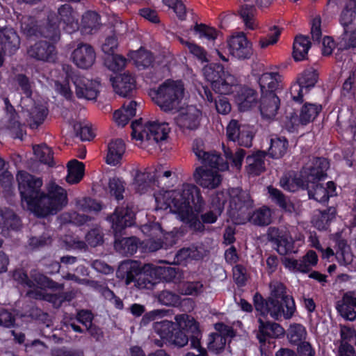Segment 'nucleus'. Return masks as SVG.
<instances>
[{"instance_id":"c756f323","label":"nucleus","mask_w":356,"mask_h":356,"mask_svg":"<svg viewBox=\"0 0 356 356\" xmlns=\"http://www.w3.org/2000/svg\"><path fill=\"white\" fill-rule=\"evenodd\" d=\"M235 102L240 111H249L257 104V92L248 86L240 87L235 95Z\"/></svg>"},{"instance_id":"5701e85b","label":"nucleus","mask_w":356,"mask_h":356,"mask_svg":"<svg viewBox=\"0 0 356 356\" xmlns=\"http://www.w3.org/2000/svg\"><path fill=\"white\" fill-rule=\"evenodd\" d=\"M73 82L78 98H84L88 100L96 99L99 93V83L98 81L89 80L83 76H77Z\"/></svg>"},{"instance_id":"49530a36","label":"nucleus","mask_w":356,"mask_h":356,"mask_svg":"<svg viewBox=\"0 0 356 356\" xmlns=\"http://www.w3.org/2000/svg\"><path fill=\"white\" fill-rule=\"evenodd\" d=\"M247 221L258 226H266L271 222V211L267 207H262L254 212L249 211Z\"/></svg>"},{"instance_id":"774afa93","label":"nucleus","mask_w":356,"mask_h":356,"mask_svg":"<svg viewBox=\"0 0 356 356\" xmlns=\"http://www.w3.org/2000/svg\"><path fill=\"white\" fill-rule=\"evenodd\" d=\"M39 26L33 19L31 17L24 18L21 21V29L27 37H38Z\"/></svg>"},{"instance_id":"7ed1b4c3","label":"nucleus","mask_w":356,"mask_h":356,"mask_svg":"<svg viewBox=\"0 0 356 356\" xmlns=\"http://www.w3.org/2000/svg\"><path fill=\"white\" fill-rule=\"evenodd\" d=\"M176 181V173L171 170L154 176V184L161 189L155 197L157 209H169L170 212L178 215V191L171 189Z\"/></svg>"},{"instance_id":"4c0bfd02","label":"nucleus","mask_w":356,"mask_h":356,"mask_svg":"<svg viewBox=\"0 0 356 356\" xmlns=\"http://www.w3.org/2000/svg\"><path fill=\"white\" fill-rule=\"evenodd\" d=\"M289 141L284 136H274L271 138L268 155L273 159H280L288 152Z\"/></svg>"},{"instance_id":"de8ad7c7","label":"nucleus","mask_w":356,"mask_h":356,"mask_svg":"<svg viewBox=\"0 0 356 356\" xmlns=\"http://www.w3.org/2000/svg\"><path fill=\"white\" fill-rule=\"evenodd\" d=\"M125 186L126 184L122 178L116 176L109 178L108 183L109 194L118 202L123 200Z\"/></svg>"},{"instance_id":"864d4df0","label":"nucleus","mask_w":356,"mask_h":356,"mask_svg":"<svg viewBox=\"0 0 356 356\" xmlns=\"http://www.w3.org/2000/svg\"><path fill=\"white\" fill-rule=\"evenodd\" d=\"M34 154L39 161L53 167L55 163L54 161V153L52 150L46 145H36L33 147Z\"/></svg>"},{"instance_id":"c9c22d12","label":"nucleus","mask_w":356,"mask_h":356,"mask_svg":"<svg viewBox=\"0 0 356 356\" xmlns=\"http://www.w3.org/2000/svg\"><path fill=\"white\" fill-rule=\"evenodd\" d=\"M184 1L179 0V29L183 32H188L193 30L195 24L193 9L187 6Z\"/></svg>"},{"instance_id":"4468645a","label":"nucleus","mask_w":356,"mask_h":356,"mask_svg":"<svg viewBox=\"0 0 356 356\" xmlns=\"http://www.w3.org/2000/svg\"><path fill=\"white\" fill-rule=\"evenodd\" d=\"M318 77V74L316 70L313 68L305 70L298 76L297 83L291 87V94L293 99L298 102H302L304 95L308 93L310 89L315 86Z\"/></svg>"},{"instance_id":"4be33fe9","label":"nucleus","mask_w":356,"mask_h":356,"mask_svg":"<svg viewBox=\"0 0 356 356\" xmlns=\"http://www.w3.org/2000/svg\"><path fill=\"white\" fill-rule=\"evenodd\" d=\"M228 47L230 54L238 59H248L253 54L252 44L243 33L232 36L228 40Z\"/></svg>"},{"instance_id":"412c9836","label":"nucleus","mask_w":356,"mask_h":356,"mask_svg":"<svg viewBox=\"0 0 356 356\" xmlns=\"http://www.w3.org/2000/svg\"><path fill=\"white\" fill-rule=\"evenodd\" d=\"M174 320H163L154 323V330L165 343L178 346V314L175 315Z\"/></svg>"},{"instance_id":"a18cd8bd","label":"nucleus","mask_w":356,"mask_h":356,"mask_svg":"<svg viewBox=\"0 0 356 356\" xmlns=\"http://www.w3.org/2000/svg\"><path fill=\"white\" fill-rule=\"evenodd\" d=\"M337 250L336 258L341 265H348L353 261V255L350 252V248L347 243V241L337 237L336 239Z\"/></svg>"},{"instance_id":"b1692460","label":"nucleus","mask_w":356,"mask_h":356,"mask_svg":"<svg viewBox=\"0 0 356 356\" xmlns=\"http://www.w3.org/2000/svg\"><path fill=\"white\" fill-rule=\"evenodd\" d=\"M270 197L273 202L279 206L284 212L299 216L302 211L298 203H293L290 198L284 195L282 191L272 186L268 188Z\"/></svg>"},{"instance_id":"dca6fc26","label":"nucleus","mask_w":356,"mask_h":356,"mask_svg":"<svg viewBox=\"0 0 356 356\" xmlns=\"http://www.w3.org/2000/svg\"><path fill=\"white\" fill-rule=\"evenodd\" d=\"M202 111L193 105L179 107V128L184 133L195 131L200 126Z\"/></svg>"},{"instance_id":"052dcab7","label":"nucleus","mask_w":356,"mask_h":356,"mask_svg":"<svg viewBox=\"0 0 356 356\" xmlns=\"http://www.w3.org/2000/svg\"><path fill=\"white\" fill-rule=\"evenodd\" d=\"M3 219V227L11 230H18L21 227L20 218L11 210L8 209L5 213H1Z\"/></svg>"},{"instance_id":"338daca9","label":"nucleus","mask_w":356,"mask_h":356,"mask_svg":"<svg viewBox=\"0 0 356 356\" xmlns=\"http://www.w3.org/2000/svg\"><path fill=\"white\" fill-rule=\"evenodd\" d=\"M86 241L91 247L95 248L104 243V234L99 227L91 229L86 235Z\"/></svg>"},{"instance_id":"72a5a7b5","label":"nucleus","mask_w":356,"mask_h":356,"mask_svg":"<svg viewBox=\"0 0 356 356\" xmlns=\"http://www.w3.org/2000/svg\"><path fill=\"white\" fill-rule=\"evenodd\" d=\"M125 152V143L122 139L112 140L108 145V153L106 162L112 165L120 163Z\"/></svg>"},{"instance_id":"680f3d73","label":"nucleus","mask_w":356,"mask_h":356,"mask_svg":"<svg viewBox=\"0 0 356 356\" xmlns=\"http://www.w3.org/2000/svg\"><path fill=\"white\" fill-rule=\"evenodd\" d=\"M193 29L199 34L200 38H205L208 40L213 41L218 35L216 29L204 24H197V22L193 25Z\"/></svg>"},{"instance_id":"a878e982","label":"nucleus","mask_w":356,"mask_h":356,"mask_svg":"<svg viewBox=\"0 0 356 356\" xmlns=\"http://www.w3.org/2000/svg\"><path fill=\"white\" fill-rule=\"evenodd\" d=\"M280 100L276 92L261 94L259 102V111L264 119H273L280 108Z\"/></svg>"},{"instance_id":"bf43d9fd","label":"nucleus","mask_w":356,"mask_h":356,"mask_svg":"<svg viewBox=\"0 0 356 356\" xmlns=\"http://www.w3.org/2000/svg\"><path fill=\"white\" fill-rule=\"evenodd\" d=\"M203 284L200 282L179 283V293L188 296H197L203 291Z\"/></svg>"},{"instance_id":"473e14b6","label":"nucleus","mask_w":356,"mask_h":356,"mask_svg":"<svg viewBox=\"0 0 356 356\" xmlns=\"http://www.w3.org/2000/svg\"><path fill=\"white\" fill-rule=\"evenodd\" d=\"M322 106L320 104L305 103L301 108L299 117L291 115V121L293 125L301 124L306 125L312 122L321 111Z\"/></svg>"},{"instance_id":"58836bf2","label":"nucleus","mask_w":356,"mask_h":356,"mask_svg":"<svg viewBox=\"0 0 356 356\" xmlns=\"http://www.w3.org/2000/svg\"><path fill=\"white\" fill-rule=\"evenodd\" d=\"M310 47L311 42L308 36L297 35L295 38L293 45V57L294 60L300 61L306 59Z\"/></svg>"},{"instance_id":"1a4fd4ad","label":"nucleus","mask_w":356,"mask_h":356,"mask_svg":"<svg viewBox=\"0 0 356 356\" xmlns=\"http://www.w3.org/2000/svg\"><path fill=\"white\" fill-rule=\"evenodd\" d=\"M117 277L124 280L126 285L131 283L138 288H145L146 283L145 278H142L145 275L143 273V268L140 263L135 260H127L121 262L116 272Z\"/></svg>"},{"instance_id":"20e7f679","label":"nucleus","mask_w":356,"mask_h":356,"mask_svg":"<svg viewBox=\"0 0 356 356\" xmlns=\"http://www.w3.org/2000/svg\"><path fill=\"white\" fill-rule=\"evenodd\" d=\"M18 189L22 202H26L27 209L33 212L40 200V196L44 193L41 190L43 184L42 178L24 170L19 171L17 175Z\"/></svg>"},{"instance_id":"a19ab883","label":"nucleus","mask_w":356,"mask_h":356,"mask_svg":"<svg viewBox=\"0 0 356 356\" xmlns=\"http://www.w3.org/2000/svg\"><path fill=\"white\" fill-rule=\"evenodd\" d=\"M59 26L57 21H54V16L49 15L48 16L47 23L43 26H39L38 36L56 42L60 39Z\"/></svg>"},{"instance_id":"8fccbe9b","label":"nucleus","mask_w":356,"mask_h":356,"mask_svg":"<svg viewBox=\"0 0 356 356\" xmlns=\"http://www.w3.org/2000/svg\"><path fill=\"white\" fill-rule=\"evenodd\" d=\"M307 331L301 324L294 323L291 325L287 331V338L289 342L293 345H298L306 339Z\"/></svg>"},{"instance_id":"9b49d317","label":"nucleus","mask_w":356,"mask_h":356,"mask_svg":"<svg viewBox=\"0 0 356 356\" xmlns=\"http://www.w3.org/2000/svg\"><path fill=\"white\" fill-rule=\"evenodd\" d=\"M270 296L269 298L275 300L284 307L283 318L290 319L296 311L295 301L293 297L286 293L284 284L278 281H272L270 283Z\"/></svg>"},{"instance_id":"7c9ffc66","label":"nucleus","mask_w":356,"mask_h":356,"mask_svg":"<svg viewBox=\"0 0 356 356\" xmlns=\"http://www.w3.org/2000/svg\"><path fill=\"white\" fill-rule=\"evenodd\" d=\"M258 333L257 337L261 343H264L267 337L277 338L284 334V328L278 323L258 318Z\"/></svg>"},{"instance_id":"ea45409f","label":"nucleus","mask_w":356,"mask_h":356,"mask_svg":"<svg viewBox=\"0 0 356 356\" xmlns=\"http://www.w3.org/2000/svg\"><path fill=\"white\" fill-rule=\"evenodd\" d=\"M266 154V153L264 151H258L246 157L247 170L249 174L259 175L265 170Z\"/></svg>"},{"instance_id":"f03ea898","label":"nucleus","mask_w":356,"mask_h":356,"mask_svg":"<svg viewBox=\"0 0 356 356\" xmlns=\"http://www.w3.org/2000/svg\"><path fill=\"white\" fill-rule=\"evenodd\" d=\"M328 161L325 158H315L312 165L298 179L297 184L307 190L309 199L319 202H325L330 197L336 195V186L333 181H328L326 187L320 181L327 177L329 168Z\"/></svg>"},{"instance_id":"f3484780","label":"nucleus","mask_w":356,"mask_h":356,"mask_svg":"<svg viewBox=\"0 0 356 356\" xmlns=\"http://www.w3.org/2000/svg\"><path fill=\"white\" fill-rule=\"evenodd\" d=\"M255 309L261 316L270 314L275 320H280L283 317L284 307L275 300L272 298L264 299L259 293L253 297Z\"/></svg>"},{"instance_id":"0eeeda50","label":"nucleus","mask_w":356,"mask_h":356,"mask_svg":"<svg viewBox=\"0 0 356 356\" xmlns=\"http://www.w3.org/2000/svg\"><path fill=\"white\" fill-rule=\"evenodd\" d=\"M205 79L211 82L212 89L220 95H228L233 92L232 87L237 84L236 78L225 72L222 65L210 63L202 69Z\"/></svg>"},{"instance_id":"3c124183","label":"nucleus","mask_w":356,"mask_h":356,"mask_svg":"<svg viewBox=\"0 0 356 356\" xmlns=\"http://www.w3.org/2000/svg\"><path fill=\"white\" fill-rule=\"evenodd\" d=\"M223 152L227 159L226 161L228 162L229 161L234 166L240 170L243 159L246 154L245 150L238 147L232 149L230 147H225L223 145Z\"/></svg>"},{"instance_id":"13d9d810","label":"nucleus","mask_w":356,"mask_h":356,"mask_svg":"<svg viewBox=\"0 0 356 356\" xmlns=\"http://www.w3.org/2000/svg\"><path fill=\"white\" fill-rule=\"evenodd\" d=\"M179 43L186 45L188 47L189 52L202 63H207L209 61L207 58V52L203 47L194 42L186 41L181 38H179Z\"/></svg>"},{"instance_id":"37998d69","label":"nucleus","mask_w":356,"mask_h":356,"mask_svg":"<svg viewBox=\"0 0 356 356\" xmlns=\"http://www.w3.org/2000/svg\"><path fill=\"white\" fill-rule=\"evenodd\" d=\"M279 76V74L276 72H266L261 74L259 79V84L261 94L276 92L280 86V83L277 79Z\"/></svg>"},{"instance_id":"aec40b11","label":"nucleus","mask_w":356,"mask_h":356,"mask_svg":"<svg viewBox=\"0 0 356 356\" xmlns=\"http://www.w3.org/2000/svg\"><path fill=\"white\" fill-rule=\"evenodd\" d=\"M27 53L31 58L47 63H54L57 58L55 44L44 40L36 42L29 47Z\"/></svg>"},{"instance_id":"4d7b16f0","label":"nucleus","mask_w":356,"mask_h":356,"mask_svg":"<svg viewBox=\"0 0 356 356\" xmlns=\"http://www.w3.org/2000/svg\"><path fill=\"white\" fill-rule=\"evenodd\" d=\"M283 263L286 268L293 271H298L303 273L309 272V264L302 257L301 259H295L293 258L285 257Z\"/></svg>"},{"instance_id":"6e6552de","label":"nucleus","mask_w":356,"mask_h":356,"mask_svg":"<svg viewBox=\"0 0 356 356\" xmlns=\"http://www.w3.org/2000/svg\"><path fill=\"white\" fill-rule=\"evenodd\" d=\"M149 95L161 111H172L178 103V80L166 79L157 89L152 90Z\"/></svg>"},{"instance_id":"f704fd0d","label":"nucleus","mask_w":356,"mask_h":356,"mask_svg":"<svg viewBox=\"0 0 356 356\" xmlns=\"http://www.w3.org/2000/svg\"><path fill=\"white\" fill-rule=\"evenodd\" d=\"M356 19V0H348L343 7L339 17V22L343 26L344 34H347L348 29Z\"/></svg>"},{"instance_id":"c03bdc74","label":"nucleus","mask_w":356,"mask_h":356,"mask_svg":"<svg viewBox=\"0 0 356 356\" xmlns=\"http://www.w3.org/2000/svg\"><path fill=\"white\" fill-rule=\"evenodd\" d=\"M200 161L204 166L216 168L220 171L227 170L229 168L227 161H224L220 155L213 151L207 152Z\"/></svg>"},{"instance_id":"f8f14e48","label":"nucleus","mask_w":356,"mask_h":356,"mask_svg":"<svg viewBox=\"0 0 356 356\" xmlns=\"http://www.w3.org/2000/svg\"><path fill=\"white\" fill-rule=\"evenodd\" d=\"M267 238L280 255L297 253L293 238L286 232L270 227L268 229Z\"/></svg>"},{"instance_id":"39448f33","label":"nucleus","mask_w":356,"mask_h":356,"mask_svg":"<svg viewBox=\"0 0 356 356\" xmlns=\"http://www.w3.org/2000/svg\"><path fill=\"white\" fill-rule=\"evenodd\" d=\"M67 204L66 191L58 185L52 186L47 194L44 192L40 196L33 213L39 218H44L49 215L56 214Z\"/></svg>"},{"instance_id":"c85d7f7f","label":"nucleus","mask_w":356,"mask_h":356,"mask_svg":"<svg viewBox=\"0 0 356 356\" xmlns=\"http://www.w3.org/2000/svg\"><path fill=\"white\" fill-rule=\"evenodd\" d=\"M111 81L115 92L124 97L129 96L136 86L134 76L129 72L111 77Z\"/></svg>"},{"instance_id":"cd10ccee","label":"nucleus","mask_w":356,"mask_h":356,"mask_svg":"<svg viewBox=\"0 0 356 356\" xmlns=\"http://www.w3.org/2000/svg\"><path fill=\"white\" fill-rule=\"evenodd\" d=\"M193 178L196 184L207 188L218 187L222 181L221 176L217 172L204 169L203 166L197 167L195 169Z\"/></svg>"},{"instance_id":"bb28decb","label":"nucleus","mask_w":356,"mask_h":356,"mask_svg":"<svg viewBox=\"0 0 356 356\" xmlns=\"http://www.w3.org/2000/svg\"><path fill=\"white\" fill-rule=\"evenodd\" d=\"M59 26L68 33H72L79 29L78 20L76 19L72 7L69 4L62 5L58 10V16L54 17Z\"/></svg>"},{"instance_id":"09e8293b","label":"nucleus","mask_w":356,"mask_h":356,"mask_svg":"<svg viewBox=\"0 0 356 356\" xmlns=\"http://www.w3.org/2000/svg\"><path fill=\"white\" fill-rule=\"evenodd\" d=\"M256 8L253 5L243 4L241 6L238 14L243 19L245 26L250 29H254L256 26L255 15Z\"/></svg>"},{"instance_id":"603ef678","label":"nucleus","mask_w":356,"mask_h":356,"mask_svg":"<svg viewBox=\"0 0 356 356\" xmlns=\"http://www.w3.org/2000/svg\"><path fill=\"white\" fill-rule=\"evenodd\" d=\"M202 257V252L194 245L179 250V265H186L189 261L200 260Z\"/></svg>"},{"instance_id":"393cba45","label":"nucleus","mask_w":356,"mask_h":356,"mask_svg":"<svg viewBox=\"0 0 356 356\" xmlns=\"http://www.w3.org/2000/svg\"><path fill=\"white\" fill-rule=\"evenodd\" d=\"M19 37L13 28L0 29V52L13 55L19 49Z\"/></svg>"},{"instance_id":"69168bd1","label":"nucleus","mask_w":356,"mask_h":356,"mask_svg":"<svg viewBox=\"0 0 356 356\" xmlns=\"http://www.w3.org/2000/svg\"><path fill=\"white\" fill-rule=\"evenodd\" d=\"M35 281L41 288H47L53 291H61L64 288L63 284H59L42 274L38 275L35 277Z\"/></svg>"},{"instance_id":"2eb2a0df","label":"nucleus","mask_w":356,"mask_h":356,"mask_svg":"<svg viewBox=\"0 0 356 356\" xmlns=\"http://www.w3.org/2000/svg\"><path fill=\"white\" fill-rule=\"evenodd\" d=\"M170 129L169 124L167 122L149 121L145 124L143 131L138 133V140L153 141L158 144L168 138Z\"/></svg>"},{"instance_id":"a211bd4d","label":"nucleus","mask_w":356,"mask_h":356,"mask_svg":"<svg viewBox=\"0 0 356 356\" xmlns=\"http://www.w3.org/2000/svg\"><path fill=\"white\" fill-rule=\"evenodd\" d=\"M200 335L195 319L187 314H179V348L186 346L189 341L191 342L194 336L199 339Z\"/></svg>"},{"instance_id":"e2e57ef3","label":"nucleus","mask_w":356,"mask_h":356,"mask_svg":"<svg viewBox=\"0 0 356 356\" xmlns=\"http://www.w3.org/2000/svg\"><path fill=\"white\" fill-rule=\"evenodd\" d=\"M53 241L52 237L48 232H43L38 236H31L29 238V245L33 250L42 248L50 245Z\"/></svg>"},{"instance_id":"423d86ee","label":"nucleus","mask_w":356,"mask_h":356,"mask_svg":"<svg viewBox=\"0 0 356 356\" xmlns=\"http://www.w3.org/2000/svg\"><path fill=\"white\" fill-rule=\"evenodd\" d=\"M229 206L228 214L235 224H244L247 222L249 211L253 207V200L250 194L239 188L229 190Z\"/></svg>"},{"instance_id":"5fc2aeb1","label":"nucleus","mask_w":356,"mask_h":356,"mask_svg":"<svg viewBox=\"0 0 356 356\" xmlns=\"http://www.w3.org/2000/svg\"><path fill=\"white\" fill-rule=\"evenodd\" d=\"M227 339L220 333H211L208 337L207 348L215 353L222 352L225 347Z\"/></svg>"},{"instance_id":"2f4dec72","label":"nucleus","mask_w":356,"mask_h":356,"mask_svg":"<svg viewBox=\"0 0 356 356\" xmlns=\"http://www.w3.org/2000/svg\"><path fill=\"white\" fill-rule=\"evenodd\" d=\"M120 234H114V248L120 254L124 256H131L135 254L140 243L136 236L123 237Z\"/></svg>"},{"instance_id":"0e129e2a","label":"nucleus","mask_w":356,"mask_h":356,"mask_svg":"<svg viewBox=\"0 0 356 356\" xmlns=\"http://www.w3.org/2000/svg\"><path fill=\"white\" fill-rule=\"evenodd\" d=\"M336 309L339 314L346 320L354 321L356 319L355 307L340 300L337 302Z\"/></svg>"},{"instance_id":"79ce46f5","label":"nucleus","mask_w":356,"mask_h":356,"mask_svg":"<svg viewBox=\"0 0 356 356\" xmlns=\"http://www.w3.org/2000/svg\"><path fill=\"white\" fill-rule=\"evenodd\" d=\"M67 175L66 181L70 184H78L84 176L85 165L76 159H72L67 163Z\"/></svg>"},{"instance_id":"f257e3e1","label":"nucleus","mask_w":356,"mask_h":356,"mask_svg":"<svg viewBox=\"0 0 356 356\" xmlns=\"http://www.w3.org/2000/svg\"><path fill=\"white\" fill-rule=\"evenodd\" d=\"M205 202L202 197L200 189L192 184H184L181 193H179V220L186 224L191 229L202 232L205 227L204 224H212L216 222L222 213L209 207V210L203 211Z\"/></svg>"},{"instance_id":"e433bc0d","label":"nucleus","mask_w":356,"mask_h":356,"mask_svg":"<svg viewBox=\"0 0 356 356\" xmlns=\"http://www.w3.org/2000/svg\"><path fill=\"white\" fill-rule=\"evenodd\" d=\"M100 15L95 11L86 12L81 19V31L83 34H92L100 26Z\"/></svg>"},{"instance_id":"ddd939ff","label":"nucleus","mask_w":356,"mask_h":356,"mask_svg":"<svg viewBox=\"0 0 356 356\" xmlns=\"http://www.w3.org/2000/svg\"><path fill=\"white\" fill-rule=\"evenodd\" d=\"M226 136L229 141L239 146L250 147L254 137L251 128L239 123L236 120H232L226 128Z\"/></svg>"},{"instance_id":"6e6d98bb","label":"nucleus","mask_w":356,"mask_h":356,"mask_svg":"<svg viewBox=\"0 0 356 356\" xmlns=\"http://www.w3.org/2000/svg\"><path fill=\"white\" fill-rule=\"evenodd\" d=\"M18 117H10L8 122V129L11 136L16 139H23L24 135L26 134V125L18 120Z\"/></svg>"},{"instance_id":"6ab92c4d","label":"nucleus","mask_w":356,"mask_h":356,"mask_svg":"<svg viewBox=\"0 0 356 356\" xmlns=\"http://www.w3.org/2000/svg\"><path fill=\"white\" fill-rule=\"evenodd\" d=\"M71 59L79 68L87 70L94 64L96 53L92 46L81 42L72 52Z\"/></svg>"},{"instance_id":"9d476101","label":"nucleus","mask_w":356,"mask_h":356,"mask_svg":"<svg viewBox=\"0 0 356 356\" xmlns=\"http://www.w3.org/2000/svg\"><path fill=\"white\" fill-rule=\"evenodd\" d=\"M136 213L133 206L127 204L126 207H116L114 212L107 217V220L111 225L113 234H120L128 227L135 224Z\"/></svg>"}]
</instances>
